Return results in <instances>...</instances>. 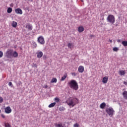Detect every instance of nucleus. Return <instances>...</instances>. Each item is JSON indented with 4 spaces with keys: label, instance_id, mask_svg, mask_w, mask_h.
Returning <instances> with one entry per match:
<instances>
[{
    "label": "nucleus",
    "instance_id": "10",
    "mask_svg": "<svg viewBox=\"0 0 127 127\" xmlns=\"http://www.w3.org/2000/svg\"><path fill=\"white\" fill-rule=\"evenodd\" d=\"M25 28H28L29 31H31L33 29V26L32 25H30V24H27V25L25 26Z\"/></svg>",
    "mask_w": 127,
    "mask_h": 127
},
{
    "label": "nucleus",
    "instance_id": "15",
    "mask_svg": "<svg viewBox=\"0 0 127 127\" xmlns=\"http://www.w3.org/2000/svg\"><path fill=\"white\" fill-rule=\"evenodd\" d=\"M17 22H15V21H13L11 23V26L13 27V28H16L17 27Z\"/></svg>",
    "mask_w": 127,
    "mask_h": 127
},
{
    "label": "nucleus",
    "instance_id": "23",
    "mask_svg": "<svg viewBox=\"0 0 127 127\" xmlns=\"http://www.w3.org/2000/svg\"><path fill=\"white\" fill-rule=\"evenodd\" d=\"M119 73H120V74L121 75H124L126 74V72L125 71H124V70H121L119 71Z\"/></svg>",
    "mask_w": 127,
    "mask_h": 127
},
{
    "label": "nucleus",
    "instance_id": "25",
    "mask_svg": "<svg viewBox=\"0 0 127 127\" xmlns=\"http://www.w3.org/2000/svg\"><path fill=\"white\" fill-rule=\"evenodd\" d=\"M55 127H64V126L62 124H55Z\"/></svg>",
    "mask_w": 127,
    "mask_h": 127
},
{
    "label": "nucleus",
    "instance_id": "12",
    "mask_svg": "<svg viewBox=\"0 0 127 127\" xmlns=\"http://www.w3.org/2000/svg\"><path fill=\"white\" fill-rule=\"evenodd\" d=\"M108 77L107 76L104 77L102 79V82L104 84H106L108 82Z\"/></svg>",
    "mask_w": 127,
    "mask_h": 127
},
{
    "label": "nucleus",
    "instance_id": "9",
    "mask_svg": "<svg viewBox=\"0 0 127 127\" xmlns=\"http://www.w3.org/2000/svg\"><path fill=\"white\" fill-rule=\"evenodd\" d=\"M36 54H37V57L38 59L41 58L43 56V53L42 52H37V53H36Z\"/></svg>",
    "mask_w": 127,
    "mask_h": 127
},
{
    "label": "nucleus",
    "instance_id": "30",
    "mask_svg": "<svg viewBox=\"0 0 127 127\" xmlns=\"http://www.w3.org/2000/svg\"><path fill=\"white\" fill-rule=\"evenodd\" d=\"M5 127H11L10 125L8 123L4 124Z\"/></svg>",
    "mask_w": 127,
    "mask_h": 127
},
{
    "label": "nucleus",
    "instance_id": "19",
    "mask_svg": "<svg viewBox=\"0 0 127 127\" xmlns=\"http://www.w3.org/2000/svg\"><path fill=\"white\" fill-rule=\"evenodd\" d=\"M67 73H65L64 75L61 79V81H64L65 79V78L67 77Z\"/></svg>",
    "mask_w": 127,
    "mask_h": 127
},
{
    "label": "nucleus",
    "instance_id": "7",
    "mask_svg": "<svg viewBox=\"0 0 127 127\" xmlns=\"http://www.w3.org/2000/svg\"><path fill=\"white\" fill-rule=\"evenodd\" d=\"M4 111L6 114H10L12 112V109L10 107H7L4 108Z\"/></svg>",
    "mask_w": 127,
    "mask_h": 127
},
{
    "label": "nucleus",
    "instance_id": "11",
    "mask_svg": "<svg viewBox=\"0 0 127 127\" xmlns=\"http://www.w3.org/2000/svg\"><path fill=\"white\" fill-rule=\"evenodd\" d=\"M84 70V68L83 66H79L78 68V71H79V72L82 73L83 72Z\"/></svg>",
    "mask_w": 127,
    "mask_h": 127
},
{
    "label": "nucleus",
    "instance_id": "24",
    "mask_svg": "<svg viewBox=\"0 0 127 127\" xmlns=\"http://www.w3.org/2000/svg\"><path fill=\"white\" fill-rule=\"evenodd\" d=\"M67 47L68 48L71 49L73 47V45L72 43H68L67 44Z\"/></svg>",
    "mask_w": 127,
    "mask_h": 127
},
{
    "label": "nucleus",
    "instance_id": "32",
    "mask_svg": "<svg viewBox=\"0 0 127 127\" xmlns=\"http://www.w3.org/2000/svg\"><path fill=\"white\" fill-rule=\"evenodd\" d=\"M79 125L77 123H75L73 125V127H79Z\"/></svg>",
    "mask_w": 127,
    "mask_h": 127
},
{
    "label": "nucleus",
    "instance_id": "16",
    "mask_svg": "<svg viewBox=\"0 0 127 127\" xmlns=\"http://www.w3.org/2000/svg\"><path fill=\"white\" fill-rule=\"evenodd\" d=\"M106 106V104L105 103H102L100 105V108L102 109H103L105 108Z\"/></svg>",
    "mask_w": 127,
    "mask_h": 127
},
{
    "label": "nucleus",
    "instance_id": "35",
    "mask_svg": "<svg viewBox=\"0 0 127 127\" xmlns=\"http://www.w3.org/2000/svg\"><path fill=\"white\" fill-rule=\"evenodd\" d=\"M3 101V99L1 97H0V103H2Z\"/></svg>",
    "mask_w": 127,
    "mask_h": 127
},
{
    "label": "nucleus",
    "instance_id": "5",
    "mask_svg": "<svg viewBox=\"0 0 127 127\" xmlns=\"http://www.w3.org/2000/svg\"><path fill=\"white\" fill-rule=\"evenodd\" d=\"M38 43L40 44L43 45L45 44V41L44 37L43 36H40L37 38V40Z\"/></svg>",
    "mask_w": 127,
    "mask_h": 127
},
{
    "label": "nucleus",
    "instance_id": "33",
    "mask_svg": "<svg viewBox=\"0 0 127 127\" xmlns=\"http://www.w3.org/2000/svg\"><path fill=\"white\" fill-rule=\"evenodd\" d=\"M8 86L12 87L13 86L12 83L11 82H9L8 84Z\"/></svg>",
    "mask_w": 127,
    "mask_h": 127
},
{
    "label": "nucleus",
    "instance_id": "29",
    "mask_svg": "<svg viewBox=\"0 0 127 127\" xmlns=\"http://www.w3.org/2000/svg\"><path fill=\"white\" fill-rule=\"evenodd\" d=\"M60 99L58 98H55V101L56 102V103H59L60 102Z\"/></svg>",
    "mask_w": 127,
    "mask_h": 127
},
{
    "label": "nucleus",
    "instance_id": "38",
    "mask_svg": "<svg viewBox=\"0 0 127 127\" xmlns=\"http://www.w3.org/2000/svg\"><path fill=\"white\" fill-rule=\"evenodd\" d=\"M124 84L127 85V82L124 81Z\"/></svg>",
    "mask_w": 127,
    "mask_h": 127
},
{
    "label": "nucleus",
    "instance_id": "21",
    "mask_svg": "<svg viewBox=\"0 0 127 127\" xmlns=\"http://www.w3.org/2000/svg\"><path fill=\"white\" fill-rule=\"evenodd\" d=\"M56 105V103H55V102L52 103L50 104L48 106V107H49V108H53V107H54Z\"/></svg>",
    "mask_w": 127,
    "mask_h": 127
},
{
    "label": "nucleus",
    "instance_id": "42",
    "mask_svg": "<svg viewBox=\"0 0 127 127\" xmlns=\"http://www.w3.org/2000/svg\"><path fill=\"white\" fill-rule=\"evenodd\" d=\"M91 37H93V35H91Z\"/></svg>",
    "mask_w": 127,
    "mask_h": 127
},
{
    "label": "nucleus",
    "instance_id": "1",
    "mask_svg": "<svg viewBox=\"0 0 127 127\" xmlns=\"http://www.w3.org/2000/svg\"><path fill=\"white\" fill-rule=\"evenodd\" d=\"M65 103L69 107H73L79 103V100L76 98H70L66 101Z\"/></svg>",
    "mask_w": 127,
    "mask_h": 127
},
{
    "label": "nucleus",
    "instance_id": "27",
    "mask_svg": "<svg viewBox=\"0 0 127 127\" xmlns=\"http://www.w3.org/2000/svg\"><path fill=\"white\" fill-rule=\"evenodd\" d=\"M113 50L114 52H117L118 51H119V49L117 47H114L113 48Z\"/></svg>",
    "mask_w": 127,
    "mask_h": 127
},
{
    "label": "nucleus",
    "instance_id": "34",
    "mask_svg": "<svg viewBox=\"0 0 127 127\" xmlns=\"http://www.w3.org/2000/svg\"><path fill=\"white\" fill-rule=\"evenodd\" d=\"M32 66L33 67L37 68V65L36 64H33L32 65Z\"/></svg>",
    "mask_w": 127,
    "mask_h": 127
},
{
    "label": "nucleus",
    "instance_id": "13",
    "mask_svg": "<svg viewBox=\"0 0 127 127\" xmlns=\"http://www.w3.org/2000/svg\"><path fill=\"white\" fill-rule=\"evenodd\" d=\"M123 96V98L127 100V91H124V92L122 94Z\"/></svg>",
    "mask_w": 127,
    "mask_h": 127
},
{
    "label": "nucleus",
    "instance_id": "8",
    "mask_svg": "<svg viewBox=\"0 0 127 127\" xmlns=\"http://www.w3.org/2000/svg\"><path fill=\"white\" fill-rule=\"evenodd\" d=\"M15 12L17 14H23L22 10H21V9H20V8H17V9H15Z\"/></svg>",
    "mask_w": 127,
    "mask_h": 127
},
{
    "label": "nucleus",
    "instance_id": "3",
    "mask_svg": "<svg viewBox=\"0 0 127 127\" xmlns=\"http://www.w3.org/2000/svg\"><path fill=\"white\" fill-rule=\"evenodd\" d=\"M107 22L111 24H113L116 22V19L114 15H108L107 18Z\"/></svg>",
    "mask_w": 127,
    "mask_h": 127
},
{
    "label": "nucleus",
    "instance_id": "40",
    "mask_svg": "<svg viewBox=\"0 0 127 127\" xmlns=\"http://www.w3.org/2000/svg\"><path fill=\"white\" fill-rule=\"evenodd\" d=\"M109 42H110V43H113V41H112V40H109Z\"/></svg>",
    "mask_w": 127,
    "mask_h": 127
},
{
    "label": "nucleus",
    "instance_id": "6",
    "mask_svg": "<svg viewBox=\"0 0 127 127\" xmlns=\"http://www.w3.org/2000/svg\"><path fill=\"white\" fill-rule=\"evenodd\" d=\"M12 56V51L9 50H7L5 53V57L7 58L11 59Z\"/></svg>",
    "mask_w": 127,
    "mask_h": 127
},
{
    "label": "nucleus",
    "instance_id": "37",
    "mask_svg": "<svg viewBox=\"0 0 127 127\" xmlns=\"http://www.w3.org/2000/svg\"><path fill=\"white\" fill-rule=\"evenodd\" d=\"M117 42H119V43H121V40H117Z\"/></svg>",
    "mask_w": 127,
    "mask_h": 127
},
{
    "label": "nucleus",
    "instance_id": "18",
    "mask_svg": "<svg viewBox=\"0 0 127 127\" xmlns=\"http://www.w3.org/2000/svg\"><path fill=\"white\" fill-rule=\"evenodd\" d=\"M32 46L33 48H36L37 47V44L36 42L33 41L32 43Z\"/></svg>",
    "mask_w": 127,
    "mask_h": 127
},
{
    "label": "nucleus",
    "instance_id": "14",
    "mask_svg": "<svg viewBox=\"0 0 127 127\" xmlns=\"http://www.w3.org/2000/svg\"><path fill=\"white\" fill-rule=\"evenodd\" d=\"M84 28L83 27H78V31L79 32V33H81L83 31H84Z\"/></svg>",
    "mask_w": 127,
    "mask_h": 127
},
{
    "label": "nucleus",
    "instance_id": "26",
    "mask_svg": "<svg viewBox=\"0 0 127 127\" xmlns=\"http://www.w3.org/2000/svg\"><path fill=\"white\" fill-rule=\"evenodd\" d=\"M57 78H53L51 81V83H57Z\"/></svg>",
    "mask_w": 127,
    "mask_h": 127
},
{
    "label": "nucleus",
    "instance_id": "22",
    "mask_svg": "<svg viewBox=\"0 0 127 127\" xmlns=\"http://www.w3.org/2000/svg\"><path fill=\"white\" fill-rule=\"evenodd\" d=\"M122 44L124 47H127V41H122Z\"/></svg>",
    "mask_w": 127,
    "mask_h": 127
},
{
    "label": "nucleus",
    "instance_id": "17",
    "mask_svg": "<svg viewBox=\"0 0 127 127\" xmlns=\"http://www.w3.org/2000/svg\"><path fill=\"white\" fill-rule=\"evenodd\" d=\"M12 56L14 58H17L18 56V54L16 51H15L13 53H12Z\"/></svg>",
    "mask_w": 127,
    "mask_h": 127
},
{
    "label": "nucleus",
    "instance_id": "20",
    "mask_svg": "<svg viewBox=\"0 0 127 127\" xmlns=\"http://www.w3.org/2000/svg\"><path fill=\"white\" fill-rule=\"evenodd\" d=\"M12 11V9L10 7H8L7 9V12L8 13H11Z\"/></svg>",
    "mask_w": 127,
    "mask_h": 127
},
{
    "label": "nucleus",
    "instance_id": "36",
    "mask_svg": "<svg viewBox=\"0 0 127 127\" xmlns=\"http://www.w3.org/2000/svg\"><path fill=\"white\" fill-rule=\"evenodd\" d=\"M1 116L2 117V118H3V119H4L5 118V116L4 115L2 114V115H1Z\"/></svg>",
    "mask_w": 127,
    "mask_h": 127
},
{
    "label": "nucleus",
    "instance_id": "31",
    "mask_svg": "<svg viewBox=\"0 0 127 127\" xmlns=\"http://www.w3.org/2000/svg\"><path fill=\"white\" fill-rule=\"evenodd\" d=\"M3 56V53L2 52L0 51V58H2Z\"/></svg>",
    "mask_w": 127,
    "mask_h": 127
},
{
    "label": "nucleus",
    "instance_id": "39",
    "mask_svg": "<svg viewBox=\"0 0 127 127\" xmlns=\"http://www.w3.org/2000/svg\"><path fill=\"white\" fill-rule=\"evenodd\" d=\"M44 87H45V88H48V86H47V85H45V86H44Z\"/></svg>",
    "mask_w": 127,
    "mask_h": 127
},
{
    "label": "nucleus",
    "instance_id": "2",
    "mask_svg": "<svg viewBox=\"0 0 127 127\" xmlns=\"http://www.w3.org/2000/svg\"><path fill=\"white\" fill-rule=\"evenodd\" d=\"M68 84L69 87L74 90H77L78 89V85L77 82L74 80H71Z\"/></svg>",
    "mask_w": 127,
    "mask_h": 127
},
{
    "label": "nucleus",
    "instance_id": "4",
    "mask_svg": "<svg viewBox=\"0 0 127 127\" xmlns=\"http://www.w3.org/2000/svg\"><path fill=\"white\" fill-rule=\"evenodd\" d=\"M105 111L106 113L110 116V117H112L114 115L115 111L114 109L112 107H109L106 109Z\"/></svg>",
    "mask_w": 127,
    "mask_h": 127
},
{
    "label": "nucleus",
    "instance_id": "28",
    "mask_svg": "<svg viewBox=\"0 0 127 127\" xmlns=\"http://www.w3.org/2000/svg\"><path fill=\"white\" fill-rule=\"evenodd\" d=\"M64 110H65V108L64 107H61L59 108V111L61 112H63L64 111Z\"/></svg>",
    "mask_w": 127,
    "mask_h": 127
},
{
    "label": "nucleus",
    "instance_id": "41",
    "mask_svg": "<svg viewBox=\"0 0 127 127\" xmlns=\"http://www.w3.org/2000/svg\"><path fill=\"white\" fill-rule=\"evenodd\" d=\"M72 75H75V73H72Z\"/></svg>",
    "mask_w": 127,
    "mask_h": 127
}]
</instances>
